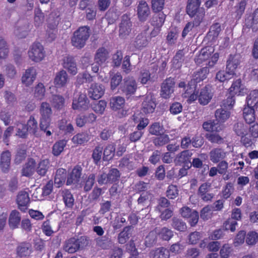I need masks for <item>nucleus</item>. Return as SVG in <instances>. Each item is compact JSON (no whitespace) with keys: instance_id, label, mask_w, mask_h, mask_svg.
Instances as JSON below:
<instances>
[{"instance_id":"61","label":"nucleus","mask_w":258,"mask_h":258,"mask_svg":"<svg viewBox=\"0 0 258 258\" xmlns=\"http://www.w3.org/2000/svg\"><path fill=\"white\" fill-rule=\"evenodd\" d=\"M207 139L212 143L220 144L223 143L224 140L219 134L216 133H211L207 135Z\"/></svg>"},{"instance_id":"56","label":"nucleus","mask_w":258,"mask_h":258,"mask_svg":"<svg viewBox=\"0 0 258 258\" xmlns=\"http://www.w3.org/2000/svg\"><path fill=\"white\" fill-rule=\"evenodd\" d=\"M63 200L66 207L72 208L74 205V199L70 191L67 190L63 192Z\"/></svg>"},{"instance_id":"1","label":"nucleus","mask_w":258,"mask_h":258,"mask_svg":"<svg viewBox=\"0 0 258 258\" xmlns=\"http://www.w3.org/2000/svg\"><path fill=\"white\" fill-rule=\"evenodd\" d=\"M215 49L213 46H207L201 49L199 55L195 58V62L198 64L209 60L207 65L212 68L215 66L219 59V54L218 52L214 53Z\"/></svg>"},{"instance_id":"7","label":"nucleus","mask_w":258,"mask_h":258,"mask_svg":"<svg viewBox=\"0 0 258 258\" xmlns=\"http://www.w3.org/2000/svg\"><path fill=\"white\" fill-rule=\"evenodd\" d=\"M181 216L188 220L191 226H195L199 221V213L188 207H183L180 210Z\"/></svg>"},{"instance_id":"46","label":"nucleus","mask_w":258,"mask_h":258,"mask_svg":"<svg viewBox=\"0 0 258 258\" xmlns=\"http://www.w3.org/2000/svg\"><path fill=\"white\" fill-rule=\"evenodd\" d=\"M165 5V0H151V8L154 13L162 12Z\"/></svg>"},{"instance_id":"64","label":"nucleus","mask_w":258,"mask_h":258,"mask_svg":"<svg viewBox=\"0 0 258 258\" xmlns=\"http://www.w3.org/2000/svg\"><path fill=\"white\" fill-rule=\"evenodd\" d=\"M178 195L177 187L172 184L169 185L166 191V196L170 199H174Z\"/></svg>"},{"instance_id":"27","label":"nucleus","mask_w":258,"mask_h":258,"mask_svg":"<svg viewBox=\"0 0 258 258\" xmlns=\"http://www.w3.org/2000/svg\"><path fill=\"white\" fill-rule=\"evenodd\" d=\"M36 166L35 160L33 158H29L24 164L22 169V175L29 177L33 175Z\"/></svg>"},{"instance_id":"10","label":"nucleus","mask_w":258,"mask_h":258,"mask_svg":"<svg viewBox=\"0 0 258 258\" xmlns=\"http://www.w3.org/2000/svg\"><path fill=\"white\" fill-rule=\"evenodd\" d=\"M16 201L18 209L22 212H26L30 203L28 193L25 191H20L17 196Z\"/></svg>"},{"instance_id":"31","label":"nucleus","mask_w":258,"mask_h":258,"mask_svg":"<svg viewBox=\"0 0 258 258\" xmlns=\"http://www.w3.org/2000/svg\"><path fill=\"white\" fill-rule=\"evenodd\" d=\"M68 79V76L67 72L64 70H61L56 74L54 84L57 88L62 87L66 85Z\"/></svg>"},{"instance_id":"29","label":"nucleus","mask_w":258,"mask_h":258,"mask_svg":"<svg viewBox=\"0 0 258 258\" xmlns=\"http://www.w3.org/2000/svg\"><path fill=\"white\" fill-rule=\"evenodd\" d=\"M137 89V84L133 77H128L124 79L123 91L126 94H133Z\"/></svg>"},{"instance_id":"52","label":"nucleus","mask_w":258,"mask_h":258,"mask_svg":"<svg viewBox=\"0 0 258 258\" xmlns=\"http://www.w3.org/2000/svg\"><path fill=\"white\" fill-rule=\"evenodd\" d=\"M122 77L119 73H117L110 77V86L112 90H114L122 81Z\"/></svg>"},{"instance_id":"21","label":"nucleus","mask_w":258,"mask_h":258,"mask_svg":"<svg viewBox=\"0 0 258 258\" xmlns=\"http://www.w3.org/2000/svg\"><path fill=\"white\" fill-rule=\"evenodd\" d=\"M32 252V245L29 242H22L16 248V254L20 257L29 256Z\"/></svg>"},{"instance_id":"47","label":"nucleus","mask_w":258,"mask_h":258,"mask_svg":"<svg viewBox=\"0 0 258 258\" xmlns=\"http://www.w3.org/2000/svg\"><path fill=\"white\" fill-rule=\"evenodd\" d=\"M45 94V88L43 84L41 83H38L35 87L34 97L38 99H42Z\"/></svg>"},{"instance_id":"15","label":"nucleus","mask_w":258,"mask_h":258,"mask_svg":"<svg viewBox=\"0 0 258 258\" xmlns=\"http://www.w3.org/2000/svg\"><path fill=\"white\" fill-rule=\"evenodd\" d=\"M80 243L81 241L79 238H70L66 241L63 245V249L68 253H73L79 249Z\"/></svg>"},{"instance_id":"11","label":"nucleus","mask_w":258,"mask_h":258,"mask_svg":"<svg viewBox=\"0 0 258 258\" xmlns=\"http://www.w3.org/2000/svg\"><path fill=\"white\" fill-rule=\"evenodd\" d=\"M138 17L140 21H146L151 14L150 9L148 4L145 1L139 2L137 8Z\"/></svg>"},{"instance_id":"54","label":"nucleus","mask_w":258,"mask_h":258,"mask_svg":"<svg viewBox=\"0 0 258 258\" xmlns=\"http://www.w3.org/2000/svg\"><path fill=\"white\" fill-rule=\"evenodd\" d=\"M203 127L204 130L208 132H218L220 130V125L212 121L204 122Z\"/></svg>"},{"instance_id":"60","label":"nucleus","mask_w":258,"mask_h":258,"mask_svg":"<svg viewBox=\"0 0 258 258\" xmlns=\"http://www.w3.org/2000/svg\"><path fill=\"white\" fill-rule=\"evenodd\" d=\"M205 15V10L203 8H201L197 10V12L195 15L194 16L195 17L194 22L195 25V26L197 27L200 25L201 23L203 21Z\"/></svg>"},{"instance_id":"28","label":"nucleus","mask_w":258,"mask_h":258,"mask_svg":"<svg viewBox=\"0 0 258 258\" xmlns=\"http://www.w3.org/2000/svg\"><path fill=\"white\" fill-rule=\"evenodd\" d=\"M21 220L20 213L17 210H13L10 213L9 218V225L11 228L18 227Z\"/></svg>"},{"instance_id":"30","label":"nucleus","mask_w":258,"mask_h":258,"mask_svg":"<svg viewBox=\"0 0 258 258\" xmlns=\"http://www.w3.org/2000/svg\"><path fill=\"white\" fill-rule=\"evenodd\" d=\"M67 179V170L66 169L60 168L57 169L54 177V184L56 187L61 186Z\"/></svg>"},{"instance_id":"24","label":"nucleus","mask_w":258,"mask_h":258,"mask_svg":"<svg viewBox=\"0 0 258 258\" xmlns=\"http://www.w3.org/2000/svg\"><path fill=\"white\" fill-rule=\"evenodd\" d=\"M132 26L133 24L130 16L127 14H123L121 16L119 32H131Z\"/></svg>"},{"instance_id":"53","label":"nucleus","mask_w":258,"mask_h":258,"mask_svg":"<svg viewBox=\"0 0 258 258\" xmlns=\"http://www.w3.org/2000/svg\"><path fill=\"white\" fill-rule=\"evenodd\" d=\"M230 74L229 71L228 70H226V72L224 71H220L216 74V80L220 82H224L225 81H227L231 79L234 76L233 74Z\"/></svg>"},{"instance_id":"55","label":"nucleus","mask_w":258,"mask_h":258,"mask_svg":"<svg viewBox=\"0 0 258 258\" xmlns=\"http://www.w3.org/2000/svg\"><path fill=\"white\" fill-rule=\"evenodd\" d=\"M249 124V126L248 127V137L251 138L252 141L258 138V123H252Z\"/></svg>"},{"instance_id":"22","label":"nucleus","mask_w":258,"mask_h":258,"mask_svg":"<svg viewBox=\"0 0 258 258\" xmlns=\"http://www.w3.org/2000/svg\"><path fill=\"white\" fill-rule=\"evenodd\" d=\"M166 15L163 12L154 13L152 20L151 24L154 26V29L152 32L156 31H160V28L163 26L166 18Z\"/></svg>"},{"instance_id":"32","label":"nucleus","mask_w":258,"mask_h":258,"mask_svg":"<svg viewBox=\"0 0 258 258\" xmlns=\"http://www.w3.org/2000/svg\"><path fill=\"white\" fill-rule=\"evenodd\" d=\"M209 73V70L207 67H204L200 69L199 71L195 72L192 76L191 80V83H197L203 81L207 78V75Z\"/></svg>"},{"instance_id":"19","label":"nucleus","mask_w":258,"mask_h":258,"mask_svg":"<svg viewBox=\"0 0 258 258\" xmlns=\"http://www.w3.org/2000/svg\"><path fill=\"white\" fill-rule=\"evenodd\" d=\"M11 154L8 150L4 151L1 154L0 167L4 173H8L10 168Z\"/></svg>"},{"instance_id":"13","label":"nucleus","mask_w":258,"mask_h":258,"mask_svg":"<svg viewBox=\"0 0 258 258\" xmlns=\"http://www.w3.org/2000/svg\"><path fill=\"white\" fill-rule=\"evenodd\" d=\"M37 75L36 69L32 67L26 70L22 77V82L26 86L31 85L35 81Z\"/></svg>"},{"instance_id":"37","label":"nucleus","mask_w":258,"mask_h":258,"mask_svg":"<svg viewBox=\"0 0 258 258\" xmlns=\"http://www.w3.org/2000/svg\"><path fill=\"white\" fill-rule=\"evenodd\" d=\"M215 115L219 122H224L229 118L230 112L227 109L221 108L216 110Z\"/></svg>"},{"instance_id":"40","label":"nucleus","mask_w":258,"mask_h":258,"mask_svg":"<svg viewBox=\"0 0 258 258\" xmlns=\"http://www.w3.org/2000/svg\"><path fill=\"white\" fill-rule=\"evenodd\" d=\"M26 125L28 133L33 135L37 133L38 129V123L33 116H30Z\"/></svg>"},{"instance_id":"63","label":"nucleus","mask_w":258,"mask_h":258,"mask_svg":"<svg viewBox=\"0 0 258 258\" xmlns=\"http://www.w3.org/2000/svg\"><path fill=\"white\" fill-rule=\"evenodd\" d=\"M172 226L174 229L180 231H183L186 228L185 223L176 218L172 219Z\"/></svg>"},{"instance_id":"33","label":"nucleus","mask_w":258,"mask_h":258,"mask_svg":"<svg viewBox=\"0 0 258 258\" xmlns=\"http://www.w3.org/2000/svg\"><path fill=\"white\" fill-rule=\"evenodd\" d=\"M109 52L104 47L99 48L97 49L94 60L98 64L104 63L108 58Z\"/></svg>"},{"instance_id":"58","label":"nucleus","mask_w":258,"mask_h":258,"mask_svg":"<svg viewBox=\"0 0 258 258\" xmlns=\"http://www.w3.org/2000/svg\"><path fill=\"white\" fill-rule=\"evenodd\" d=\"M17 127L16 136L22 139H26L28 135L26 124L20 123L17 124Z\"/></svg>"},{"instance_id":"41","label":"nucleus","mask_w":258,"mask_h":258,"mask_svg":"<svg viewBox=\"0 0 258 258\" xmlns=\"http://www.w3.org/2000/svg\"><path fill=\"white\" fill-rule=\"evenodd\" d=\"M131 235V227H125L123 230L118 235V241L120 244H124L127 241Z\"/></svg>"},{"instance_id":"9","label":"nucleus","mask_w":258,"mask_h":258,"mask_svg":"<svg viewBox=\"0 0 258 258\" xmlns=\"http://www.w3.org/2000/svg\"><path fill=\"white\" fill-rule=\"evenodd\" d=\"M156 107L155 98L151 94L146 95L143 100L142 110L145 114L154 112Z\"/></svg>"},{"instance_id":"50","label":"nucleus","mask_w":258,"mask_h":258,"mask_svg":"<svg viewBox=\"0 0 258 258\" xmlns=\"http://www.w3.org/2000/svg\"><path fill=\"white\" fill-rule=\"evenodd\" d=\"M163 125H161L159 122H154L150 126L149 132L151 135L159 136L163 132Z\"/></svg>"},{"instance_id":"39","label":"nucleus","mask_w":258,"mask_h":258,"mask_svg":"<svg viewBox=\"0 0 258 258\" xmlns=\"http://www.w3.org/2000/svg\"><path fill=\"white\" fill-rule=\"evenodd\" d=\"M247 106L253 108L258 104V90L251 91L246 97Z\"/></svg>"},{"instance_id":"18","label":"nucleus","mask_w":258,"mask_h":258,"mask_svg":"<svg viewBox=\"0 0 258 258\" xmlns=\"http://www.w3.org/2000/svg\"><path fill=\"white\" fill-rule=\"evenodd\" d=\"M211 184L208 183H203L198 189V196L205 202L211 201L214 197L213 194L210 193Z\"/></svg>"},{"instance_id":"34","label":"nucleus","mask_w":258,"mask_h":258,"mask_svg":"<svg viewBox=\"0 0 258 258\" xmlns=\"http://www.w3.org/2000/svg\"><path fill=\"white\" fill-rule=\"evenodd\" d=\"M243 117L247 123L251 124L255 119L253 108L245 106L243 110Z\"/></svg>"},{"instance_id":"17","label":"nucleus","mask_w":258,"mask_h":258,"mask_svg":"<svg viewBox=\"0 0 258 258\" xmlns=\"http://www.w3.org/2000/svg\"><path fill=\"white\" fill-rule=\"evenodd\" d=\"M213 96L210 87L206 86L201 90L200 95H198L199 103L203 105L208 104Z\"/></svg>"},{"instance_id":"8","label":"nucleus","mask_w":258,"mask_h":258,"mask_svg":"<svg viewBox=\"0 0 258 258\" xmlns=\"http://www.w3.org/2000/svg\"><path fill=\"white\" fill-rule=\"evenodd\" d=\"M242 60L239 54L230 55L227 60L226 70L229 71L230 74L235 75V71L238 68Z\"/></svg>"},{"instance_id":"51","label":"nucleus","mask_w":258,"mask_h":258,"mask_svg":"<svg viewBox=\"0 0 258 258\" xmlns=\"http://www.w3.org/2000/svg\"><path fill=\"white\" fill-rule=\"evenodd\" d=\"M247 3L246 0L240 1L235 7L236 18L239 19L244 12Z\"/></svg>"},{"instance_id":"20","label":"nucleus","mask_w":258,"mask_h":258,"mask_svg":"<svg viewBox=\"0 0 258 258\" xmlns=\"http://www.w3.org/2000/svg\"><path fill=\"white\" fill-rule=\"evenodd\" d=\"M81 177V166L77 165L74 167L68 176L66 181V184L70 185L72 184L77 183Z\"/></svg>"},{"instance_id":"36","label":"nucleus","mask_w":258,"mask_h":258,"mask_svg":"<svg viewBox=\"0 0 258 258\" xmlns=\"http://www.w3.org/2000/svg\"><path fill=\"white\" fill-rule=\"evenodd\" d=\"M51 103L54 108L57 110H61L64 107L65 99L61 95H53Z\"/></svg>"},{"instance_id":"38","label":"nucleus","mask_w":258,"mask_h":258,"mask_svg":"<svg viewBox=\"0 0 258 258\" xmlns=\"http://www.w3.org/2000/svg\"><path fill=\"white\" fill-rule=\"evenodd\" d=\"M49 161L48 159L41 160L36 169L37 173L41 176H45L49 168Z\"/></svg>"},{"instance_id":"43","label":"nucleus","mask_w":258,"mask_h":258,"mask_svg":"<svg viewBox=\"0 0 258 258\" xmlns=\"http://www.w3.org/2000/svg\"><path fill=\"white\" fill-rule=\"evenodd\" d=\"M67 141L61 140L56 142L53 146L52 153L54 156H58L63 151L67 144Z\"/></svg>"},{"instance_id":"6","label":"nucleus","mask_w":258,"mask_h":258,"mask_svg":"<svg viewBox=\"0 0 258 258\" xmlns=\"http://www.w3.org/2000/svg\"><path fill=\"white\" fill-rule=\"evenodd\" d=\"M174 79L169 78L164 80L161 87V96L164 99L170 98L174 91Z\"/></svg>"},{"instance_id":"35","label":"nucleus","mask_w":258,"mask_h":258,"mask_svg":"<svg viewBox=\"0 0 258 258\" xmlns=\"http://www.w3.org/2000/svg\"><path fill=\"white\" fill-rule=\"evenodd\" d=\"M110 107L114 110L122 108L125 104V100L123 97L115 96L110 99Z\"/></svg>"},{"instance_id":"62","label":"nucleus","mask_w":258,"mask_h":258,"mask_svg":"<svg viewBox=\"0 0 258 258\" xmlns=\"http://www.w3.org/2000/svg\"><path fill=\"white\" fill-rule=\"evenodd\" d=\"M126 222L125 219L121 214L118 215L112 222V227L114 229L117 230L120 228Z\"/></svg>"},{"instance_id":"44","label":"nucleus","mask_w":258,"mask_h":258,"mask_svg":"<svg viewBox=\"0 0 258 258\" xmlns=\"http://www.w3.org/2000/svg\"><path fill=\"white\" fill-rule=\"evenodd\" d=\"M115 148L112 144L108 145L104 149L103 159L109 161L112 159L114 155Z\"/></svg>"},{"instance_id":"12","label":"nucleus","mask_w":258,"mask_h":258,"mask_svg":"<svg viewBox=\"0 0 258 258\" xmlns=\"http://www.w3.org/2000/svg\"><path fill=\"white\" fill-rule=\"evenodd\" d=\"M228 154L227 152L221 148H213L209 153L210 160L214 163H217L223 160Z\"/></svg>"},{"instance_id":"59","label":"nucleus","mask_w":258,"mask_h":258,"mask_svg":"<svg viewBox=\"0 0 258 258\" xmlns=\"http://www.w3.org/2000/svg\"><path fill=\"white\" fill-rule=\"evenodd\" d=\"M41 229L43 233L47 236H51L54 233V231L52 229L50 225V222L49 220H47L43 222L41 226Z\"/></svg>"},{"instance_id":"14","label":"nucleus","mask_w":258,"mask_h":258,"mask_svg":"<svg viewBox=\"0 0 258 258\" xmlns=\"http://www.w3.org/2000/svg\"><path fill=\"white\" fill-rule=\"evenodd\" d=\"M229 90L230 95L233 96H243L247 92V89L241 84L240 79L234 81Z\"/></svg>"},{"instance_id":"5","label":"nucleus","mask_w":258,"mask_h":258,"mask_svg":"<svg viewBox=\"0 0 258 258\" xmlns=\"http://www.w3.org/2000/svg\"><path fill=\"white\" fill-rule=\"evenodd\" d=\"M234 131L236 135L241 137V142L248 147L252 145V140L248 138V126L242 122H238L234 126Z\"/></svg>"},{"instance_id":"57","label":"nucleus","mask_w":258,"mask_h":258,"mask_svg":"<svg viewBox=\"0 0 258 258\" xmlns=\"http://www.w3.org/2000/svg\"><path fill=\"white\" fill-rule=\"evenodd\" d=\"M169 138L168 135L162 134L153 140V143L156 146H162L168 143Z\"/></svg>"},{"instance_id":"49","label":"nucleus","mask_w":258,"mask_h":258,"mask_svg":"<svg viewBox=\"0 0 258 258\" xmlns=\"http://www.w3.org/2000/svg\"><path fill=\"white\" fill-rule=\"evenodd\" d=\"M106 102L104 100H101L98 102L94 103L92 105V109L96 113L102 114L106 107Z\"/></svg>"},{"instance_id":"25","label":"nucleus","mask_w":258,"mask_h":258,"mask_svg":"<svg viewBox=\"0 0 258 258\" xmlns=\"http://www.w3.org/2000/svg\"><path fill=\"white\" fill-rule=\"evenodd\" d=\"M62 66L68 72L73 75L77 73V68L74 58L72 56L64 57L63 60Z\"/></svg>"},{"instance_id":"2","label":"nucleus","mask_w":258,"mask_h":258,"mask_svg":"<svg viewBox=\"0 0 258 258\" xmlns=\"http://www.w3.org/2000/svg\"><path fill=\"white\" fill-rule=\"evenodd\" d=\"M39 112L41 116L40 127L42 131H45L50 125L52 115V110L49 103L47 102H42L40 106Z\"/></svg>"},{"instance_id":"42","label":"nucleus","mask_w":258,"mask_h":258,"mask_svg":"<svg viewBox=\"0 0 258 258\" xmlns=\"http://www.w3.org/2000/svg\"><path fill=\"white\" fill-rule=\"evenodd\" d=\"M152 258H169V252L166 249L161 247L151 251L150 253Z\"/></svg>"},{"instance_id":"48","label":"nucleus","mask_w":258,"mask_h":258,"mask_svg":"<svg viewBox=\"0 0 258 258\" xmlns=\"http://www.w3.org/2000/svg\"><path fill=\"white\" fill-rule=\"evenodd\" d=\"M157 235V228L149 232L145 238V243L146 245L149 247L154 244L156 241Z\"/></svg>"},{"instance_id":"16","label":"nucleus","mask_w":258,"mask_h":258,"mask_svg":"<svg viewBox=\"0 0 258 258\" xmlns=\"http://www.w3.org/2000/svg\"><path fill=\"white\" fill-rule=\"evenodd\" d=\"M104 87L98 84H93L91 85L88 91L89 96L97 100L100 98L104 93Z\"/></svg>"},{"instance_id":"3","label":"nucleus","mask_w":258,"mask_h":258,"mask_svg":"<svg viewBox=\"0 0 258 258\" xmlns=\"http://www.w3.org/2000/svg\"><path fill=\"white\" fill-rule=\"evenodd\" d=\"M28 54L33 61L39 62L45 57V51L43 46L39 42H34L30 46Z\"/></svg>"},{"instance_id":"23","label":"nucleus","mask_w":258,"mask_h":258,"mask_svg":"<svg viewBox=\"0 0 258 258\" xmlns=\"http://www.w3.org/2000/svg\"><path fill=\"white\" fill-rule=\"evenodd\" d=\"M191 153L188 150H185L178 154L175 159H174V162L176 165H181V164H184L185 165L190 164L189 166L191 165L190 162V157L191 156Z\"/></svg>"},{"instance_id":"26","label":"nucleus","mask_w":258,"mask_h":258,"mask_svg":"<svg viewBox=\"0 0 258 258\" xmlns=\"http://www.w3.org/2000/svg\"><path fill=\"white\" fill-rule=\"evenodd\" d=\"M201 4V0H188L186 7V13L190 17H193L197 12V10L200 9Z\"/></svg>"},{"instance_id":"45","label":"nucleus","mask_w":258,"mask_h":258,"mask_svg":"<svg viewBox=\"0 0 258 258\" xmlns=\"http://www.w3.org/2000/svg\"><path fill=\"white\" fill-rule=\"evenodd\" d=\"M157 234L164 240H169L173 236L172 231L166 227H163L160 230L157 229Z\"/></svg>"},{"instance_id":"4","label":"nucleus","mask_w":258,"mask_h":258,"mask_svg":"<svg viewBox=\"0 0 258 258\" xmlns=\"http://www.w3.org/2000/svg\"><path fill=\"white\" fill-rule=\"evenodd\" d=\"M179 88H182L184 93L182 96L183 98H187V101L188 103H191L197 100L198 98V92L196 91V85L195 83H191L190 81L187 85H186L184 82H180L178 84Z\"/></svg>"}]
</instances>
